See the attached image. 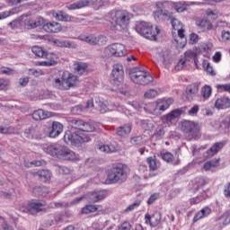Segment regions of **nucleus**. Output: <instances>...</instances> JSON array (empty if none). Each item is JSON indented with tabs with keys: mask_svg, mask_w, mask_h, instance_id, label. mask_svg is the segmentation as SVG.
<instances>
[{
	"mask_svg": "<svg viewBox=\"0 0 230 230\" xmlns=\"http://www.w3.org/2000/svg\"><path fill=\"white\" fill-rule=\"evenodd\" d=\"M44 152L49 154V155H52V157H57L63 161H76V159H78V155H76L75 152L60 144L49 145L44 147Z\"/></svg>",
	"mask_w": 230,
	"mask_h": 230,
	"instance_id": "nucleus-4",
	"label": "nucleus"
},
{
	"mask_svg": "<svg viewBox=\"0 0 230 230\" xmlns=\"http://www.w3.org/2000/svg\"><path fill=\"white\" fill-rule=\"evenodd\" d=\"M182 111L181 109L172 110L171 112L165 115L166 121H173L177 118H181Z\"/></svg>",
	"mask_w": 230,
	"mask_h": 230,
	"instance_id": "nucleus-36",
	"label": "nucleus"
},
{
	"mask_svg": "<svg viewBox=\"0 0 230 230\" xmlns=\"http://www.w3.org/2000/svg\"><path fill=\"white\" fill-rule=\"evenodd\" d=\"M209 215H211V208L205 207L194 216L193 222H199V220L205 218V217H209Z\"/></svg>",
	"mask_w": 230,
	"mask_h": 230,
	"instance_id": "nucleus-30",
	"label": "nucleus"
},
{
	"mask_svg": "<svg viewBox=\"0 0 230 230\" xmlns=\"http://www.w3.org/2000/svg\"><path fill=\"white\" fill-rule=\"evenodd\" d=\"M53 42L54 44H56V46H58L59 48H71L72 46L71 41L67 40H54Z\"/></svg>",
	"mask_w": 230,
	"mask_h": 230,
	"instance_id": "nucleus-47",
	"label": "nucleus"
},
{
	"mask_svg": "<svg viewBox=\"0 0 230 230\" xmlns=\"http://www.w3.org/2000/svg\"><path fill=\"white\" fill-rule=\"evenodd\" d=\"M160 157L163 161H164L168 164H172V166H178V164H181V158H177L175 160L173 154L170 152L161 153Z\"/></svg>",
	"mask_w": 230,
	"mask_h": 230,
	"instance_id": "nucleus-18",
	"label": "nucleus"
},
{
	"mask_svg": "<svg viewBox=\"0 0 230 230\" xmlns=\"http://www.w3.org/2000/svg\"><path fill=\"white\" fill-rule=\"evenodd\" d=\"M203 69H205V71L208 75H210V76L217 75V72H215V70L213 69V66H211V65L209 64V62H208V60H203Z\"/></svg>",
	"mask_w": 230,
	"mask_h": 230,
	"instance_id": "nucleus-40",
	"label": "nucleus"
},
{
	"mask_svg": "<svg viewBox=\"0 0 230 230\" xmlns=\"http://www.w3.org/2000/svg\"><path fill=\"white\" fill-rule=\"evenodd\" d=\"M53 15L57 21H61L63 22H79L80 20L75 16H71L67 14L64 11H58L56 13H53Z\"/></svg>",
	"mask_w": 230,
	"mask_h": 230,
	"instance_id": "nucleus-15",
	"label": "nucleus"
},
{
	"mask_svg": "<svg viewBox=\"0 0 230 230\" xmlns=\"http://www.w3.org/2000/svg\"><path fill=\"white\" fill-rule=\"evenodd\" d=\"M185 64L187 62H194L196 67L199 66V55L193 50H188L184 53V58H181Z\"/></svg>",
	"mask_w": 230,
	"mask_h": 230,
	"instance_id": "nucleus-22",
	"label": "nucleus"
},
{
	"mask_svg": "<svg viewBox=\"0 0 230 230\" xmlns=\"http://www.w3.org/2000/svg\"><path fill=\"white\" fill-rule=\"evenodd\" d=\"M132 131V127L128 124H125L123 126H120L117 128V136H119L120 137H125V136H128L130 132Z\"/></svg>",
	"mask_w": 230,
	"mask_h": 230,
	"instance_id": "nucleus-31",
	"label": "nucleus"
},
{
	"mask_svg": "<svg viewBox=\"0 0 230 230\" xmlns=\"http://www.w3.org/2000/svg\"><path fill=\"white\" fill-rule=\"evenodd\" d=\"M161 218H163V216L159 211L155 212L152 216L150 214L145 215L146 224H149L151 227H157L161 224Z\"/></svg>",
	"mask_w": 230,
	"mask_h": 230,
	"instance_id": "nucleus-14",
	"label": "nucleus"
},
{
	"mask_svg": "<svg viewBox=\"0 0 230 230\" xmlns=\"http://www.w3.org/2000/svg\"><path fill=\"white\" fill-rule=\"evenodd\" d=\"M156 7L158 10L155 13V19L156 21H171L173 17V13L168 9V2H157Z\"/></svg>",
	"mask_w": 230,
	"mask_h": 230,
	"instance_id": "nucleus-8",
	"label": "nucleus"
},
{
	"mask_svg": "<svg viewBox=\"0 0 230 230\" xmlns=\"http://www.w3.org/2000/svg\"><path fill=\"white\" fill-rule=\"evenodd\" d=\"M128 76L132 83L137 85H148V84L154 82V77L148 71L139 70V68H132Z\"/></svg>",
	"mask_w": 230,
	"mask_h": 230,
	"instance_id": "nucleus-5",
	"label": "nucleus"
},
{
	"mask_svg": "<svg viewBox=\"0 0 230 230\" xmlns=\"http://www.w3.org/2000/svg\"><path fill=\"white\" fill-rule=\"evenodd\" d=\"M130 143L131 145L141 146V145H143V137L141 136L133 137L130 138Z\"/></svg>",
	"mask_w": 230,
	"mask_h": 230,
	"instance_id": "nucleus-52",
	"label": "nucleus"
},
{
	"mask_svg": "<svg viewBox=\"0 0 230 230\" xmlns=\"http://www.w3.org/2000/svg\"><path fill=\"white\" fill-rule=\"evenodd\" d=\"M160 60L164 64V66H169V64H172L170 60V55L168 53L161 54Z\"/></svg>",
	"mask_w": 230,
	"mask_h": 230,
	"instance_id": "nucleus-54",
	"label": "nucleus"
},
{
	"mask_svg": "<svg viewBox=\"0 0 230 230\" xmlns=\"http://www.w3.org/2000/svg\"><path fill=\"white\" fill-rule=\"evenodd\" d=\"M98 211V206L96 205H86L82 208V213L84 215H89V213H96Z\"/></svg>",
	"mask_w": 230,
	"mask_h": 230,
	"instance_id": "nucleus-42",
	"label": "nucleus"
},
{
	"mask_svg": "<svg viewBox=\"0 0 230 230\" xmlns=\"http://www.w3.org/2000/svg\"><path fill=\"white\" fill-rule=\"evenodd\" d=\"M52 85L56 89H59L60 91H66V79L64 77V72L62 73L60 77H55L54 78Z\"/></svg>",
	"mask_w": 230,
	"mask_h": 230,
	"instance_id": "nucleus-28",
	"label": "nucleus"
},
{
	"mask_svg": "<svg viewBox=\"0 0 230 230\" xmlns=\"http://www.w3.org/2000/svg\"><path fill=\"white\" fill-rule=\"evenodd\" d=\"M46 206V203L44 201H34L31 202L27 207V211L31 215H35V213H40V211H42Z\"/></svg>",
	"mask_w": 230,
	"mask_h": 230,
	"instance_id": "nucleus-21",
	"label": "nucleus"
},
{
	"mask_svg": "<svg viewBox=\"0 0 230 230\" xmlns=\"http://www.w3.org/2000/svg\"><path fill=\"white\" fill-rule=\"evenodd\" d=\"M19 12V8L15 7L13 8L11 11H4L0 13V21L3 19H6L7 17H10V15H13L14 13H17Z\"/></svg>",
	"mask_w": 230,
	"mask_h": 230,
	"instance_id": "nucleus-44",
	"label": "nucleus"
},
{
	"mask_svg": "<svg viewBox=\"0 0 230 230\" xmlns=\"http://www.w3.org/2000/svg\"><path fill=\"white\" fill-rule=\"evenodd\" d=\"M98 150H100L101 152H103L104 154H112L114 152H116V147L112 145H99L97 146Z\"/></svg>",
	"mask_w": 230,
	"mask_h": 230,
	"instance_id": "nucleus-39",
	"label": "nucleus"
},
{
	"mask_svg": "<svg viewBox=\"0 0 230 230\" xmlns=\"http://www.w3.org/2000/svg\"><path fill=\"white\" fill-rule=\"evenodd\" d=\"M173 7L178 13H182V12H186V10H188V7H186V5L181 2L174 3Z\"/></svg>",
	"mask_w": 230,
	"mask_h": 230,
	"instance_id": "nucleus-49",
	"label": "nucleus"
},
{
	"mask_svg": "<svg viewBox=\"0 0 230 230\" xmlns=\"http://www.w3.org/2000/svg\"><path fill=\"white\" fill-rule=\"evenodd\" d=\"M197 26L201 28L203 31H209L210 30H213V23H211L209 20L202 19L200 21H198Z\"/></svg>",
	"mask_w": 230,
	"mask_h": 230,
	"instance_id": "nucleus-34",
	"label": "nucleus"
},
{
	"mask_svg": "<svg viewBox=\"0 0 230 230\" xmlns=\"http://www.w3.org/2000/svg\"><path fill=\"white\" fill-rule=\"evenodd\" d=\"M128 105H130V107H132L133 109H135V111H146V112H148V104L145 105L137 101H128L127 102Z\"/></svg>",
	"mask_w": 230,
	"mask_h": 230,
	"instance_id": "nucleus-35",
	"label": "nucleus"
},
{
	"mask_svg": "<svg viewBox=\"0 0 230 230\" xmlns=\"http://www.w3.org/2000/svg\"><path fill=\"white\" fill-rule=\"evenodd\" d=\"M106 26L111 31H121V30H127L130 20L132 19V13L123 9H113L107 14Z\"/></svg>",
	"mask_w": 230,
	"mask_h": 230,
	"instance_id": "nucleus-2",
	"label": "nucleus"
},
{
	"mask_svg": "<svg viewBox=\"0 0 230 230\" xmlns=\"http://www.w3.org/2000/svg\"><path fill=\"white\" fill-rule=\"evenodd\" d=\"M87 63L77 62L74 64V71L76 75H84L87 71Z\"/></svg>",
	"mask_w": 230,
	"mask_h": 230,
	"instance_id": "nucleus-33",
	"label": "nucleus"
},
{
	"mask_svg": "<svg viewBox=\"0 0 230 230\" xmlns=\"http://www.w3.org/2000/svg\"><path fill=\"white\" fill-rule=\"evenodd\" d=\"M173 103V99H167V100H163L159 101L156 103H149L147 104L148 107V112H164L167 109L170 108V105Z\"/></svg>",
	"mask_w": 230,
	"mask_h": 230,
	"instance_id": "nucleus-10",
	"label": "nucleus"
},
{
	"mask_svg": "<svg viewBox=\"0 0 230 230\" xmlns=\"http://www.w3.org/2000/svg\"><path fill=\"white\" fill-rule=\"evenodd\" d=\"M202 96L203 98H209L211 96V93H212V89H211V86L209 85H205L203 88H202Z\"/></svg>",
	"mask_w": 230,
	"mask_h": 230,
	"instance_id": "nucleus-53",
	"label": "nucleus"
},
{
	"mask_svg": "<svg viewBox=\"0 0 230 230\" xmlns=\"http://www.w3.org/2000/svg\"><path fill=\"white\" fill-rule=\"evenodd\" d=\"M221 40L222 42H229L230 40V31L223 30L221 31Z\"/></svg>",
	"mask_w": 230,
	"mask_h": 230,
	"instance_id": "nucleus-56",
	"label": "nucleus"
},
{
	"mask_svg": "<svg viewBox=\"0 0 230 230\" xmlns=\"http://www.w3.org/2000/svg\"><path fill=\"white\" fill-rule=\"evenodd\" d=\"M124 76L125 71L123 70V65L119 63L114 64L111 71V79L113 85H121V84H123Z\"/></svg>",
	"mask_w": 230,
	"mask_h": 230,
	"instance_id": "nucleus-9",
	"label": "nucleus"
},
{
	"mask_svg": "<svg viewBox=\"0 0 230 230\" xmlns=\"http://www.w3.org/2000/svg\"><path fill=\"white\" fill-rule=\"evenodd\" d=\"M215 107L216 109L224 110V109H229L230 108V99L229 97H220L217 99L215 102Z\"/></svg>",
	"mask_w": 230,
	"mask_h": 230,
	"instance_id": "nucleus-26",
	"label": "nucleus"
},
{
	"mask_svg": "<svg viewBox=\"0 0 230 230\" xmlns=\"http://www.w3.org/2000/svg\"><path fill=\"white\" fill-rule=\"evenodd\" d=\"M65 77V85L66 91H69L71 87H75L78 82V76L69 74V72H63Z\"/></svg>",
	"mask_w": 230,
	"mask_h": 230,
	"instance_id": "nucleus-16",
	"label": "nucleus"
},
{
	"mask_svg": "<svg viewBox=\"0 0 230 230\" xmlns=\"http://www.w3.org/2000/svg\"><path fill=\"white\" fill-rule=\"evenodd\" d=\"M224 143L223 142H217L215 143L208 151V155H215L216 154H218L223 148H224Z\"/></svg>",
	"mask_w": 230,
	"mask_h": 230,
	"instance_id": "nucleus-32",
	"label": "nucleus"
},
{
	"mask_svg": "<svg viewBox=\"0 0 230 230\" xmlns=\"http://www.w3.org/2000/svg\"><path fill=\"white\" fill-rule=\"evenodd\" d=\"M89 202H100V200H103L107 197V191L105 190H99V191H93L89 192L88 195Z\"/></svg>",
	"mask_w": 230,
	"mask_h": 230,
	"instance_id": "nucleus-20",
	"label": "nucleus"
},
{
	"mask_svg": "<svg viewBox=\"0 0 230 230\" xmlns=\"http://www.w3.org/2000/svg\"><path fill=\"white\" fill-rule=\"evenodd\" d=\"M217 89L223 93H229L230 94V83L228 84H217Z\"/></svg>",
	"mask_w": 230,
	"mask_h": 230,
	"instance_id": "nucleus-55",
	"label": "nucleus"
},
{
	"mask_svg": "<svg viewBox=\"0 0 230 230\" xmlns=\"http://www.w3.org/2000/svg\"><path fill=\"white\" fill-rule=\"evenodd\" d=\"M223 226H229L230 224V209L223 215Z\"/></svg>",
	"mask_w": 230,
	"mask_h": 230,
	"instance_id": "nucleus-60",
	"label": "nucleus"
},
{
	"mask_svg": "<svg viewBox=\"0 0 230 230\" xmlns=\"http://www.w3.org/2000/svg\"><path fill=\"white\" fill-rule=\"evenodd\" d=\"M46 21L42 17H38L36 20H29L26 22L25 26L28 30H33L35 28H39V26H44Z\"/></svg>",
	"mask_w": 230,
	"mask_h": 230,
	"instance_id": "nucleus-25",
	"label": "nucleus"
},
{
	"mask_svg": "<svg viewBox=\"0 0 230 230\" xmlns=\"http://www.w3.org/2000/svg\"><path fill=\"white\" fill-rule=\"evenodd\" d=\"M157 94H158V93L156 90L151 89V90L146 92L144 96H145V98L152 99V98H155V96H157Z\"/></svg>",
	"mask_w": 230,
	"mask_h": 230,
	"instance_id": "nucleus-57",
	"label": "nucleus"
},
{
	"mask_svg": "<svg viewBox=\"0 0 230 230\" xmlns=\"http://www.w3.org/2000/svg\"><path fill=\"white\" fill-rule=\"evenodd\" d=\"M37 130H39V128L37 126H30L24 130V134H26V137H30L31 136V137H33Z\"/></svg>",
	"mask_w": 230,
	"mask_h": 230,
	"instance_id": "nucleus-46",
	"label": "nucleus"
},
{
	"mask_svg": "<svg viewBox=\"0 0 230 230\" xmlns=\"http://www.w3.org/2000/svg\"><path fill=\"white\" fill-rule=\"evenodd\" d=\"M107 44V37L103 35L97 36V46H105Z\"/></svg>",
	"mask_w": 230,
	"mask_h": 230,
	"instance_id": "nucleus-59",
	"label": "nucleus"
},
{
	"mask_svg": "<svg viewBox=\"0 0 230 230\" xmlns=\"http://www.w3.org/2000/svg\"><path fill=\"white\" fill-rule=\"evenodd\" d=\"M142 200L137 199L134 201L133 204L129 205L128 208H126L125 212L130 213V211H134V209H137L141 206Z\"/></svg>",
	"mask_w": 230,
	"mask_h": 230,
	"instance_id": "nucleus-45",
	"label": "nucleus"
},
{
	"mask_svg": "<svg viewBox=\"0 0 230 230\" xmlns=\"http://www.w3.org/2000/svg\"><path fill=\"white\" fill-rule=\"evenodd\" d=\"M223 193L226 199H230V182L224 186Z\"/></svg>",
	"mask_w": 230,
	"mask_h": 230,
	"instance_id": "nucleus-61",
	"label": "nucleus"
},
{
	"mask_svg": "<svg viewBox=\"0 0 230 230\" xmlns=\"http://www.w3.org/2000/svg\"><path fill=\"white\" fill-rule=\"evenodd\" d=\"M146 163L149 166V177H155V175H157V159H155V157H148L146 158Z\"/></svg>",
	"mask_w": 230,
	"mask_h": 230,
	"instance_id": "nucleus-24",
	"label": "nucleus"
},
{
	"mask_svg": "<svg viewBox=\"0 0 230 230\" xmlns=\"http://www.w3.org/2000/svg\"><path fill=\"white\" fill-rule=\"evenodd\" d=\"M43 30L47 33H58L62 31V25L57 22H47L43 25Z\"/></svg>",
	"mask_w": 230,
	"mask_h": 230,
	"instance_id": "nucleus-19",
	"label": "nucleus"
},
{
	"mask_svg": "<svg viewBox=\"0 0 230 230\" xmlns=\"http://www.w3.org/2000/svg\"><path fill=\"white\" fill-rule=\"evenodd\" d=\"M104 51L112 57H124L125 53H127V49L125 48V45L121 43H113L108 46Z\"/></svg>",
	"mask_w": 230,
	"mask_h": 230,
	"instance_id": "nucleus-11",
	"label": "nucleus"
},
{
	"mask_svg": "<svg viewBox=\"0 0 230 230\" xmlns=\"http://www.w3.org/2000/svg\"><path fill=\"white\" fill-rule=\"evenodd\" d=\"M0 74L7 75L8 76H10V75H13V70L10 67L2 66L0 67Z\"/></svg>",
	"mask_w": 230,
	"mask_h": 230,
	"instance_id": "nucleus-58",
	"label": "nucleus"
},
{
	"mask_svg": "<svg viewBox=\"0 0 230 230\" xmlns=\"http://www.w3.org/2000/svg\"><path fill=\"white\" fill-rule=\"evenodd\" d=\"M43 58H47V61L39 62V66L51 67V66H57L58 64V62L57 61L58 60V56L53 52L47 54V57Z\"/></svg>",
	"mask_w": 230,
	"mask_h": 230,
	"instance_id": "nucleus-17",
	"label": "nucleus"
},
{
	"mask_svg": "<svg viewBox=\"0 0 230 230\" xmlns=\"http://www.w3.org/2000/svg\"><path fill=\"white\" fill-rule=\"evenodd\" d=\"M158 199H159V193H154L147 199V204L148 205L154 204V202H155V200H157Z\"/></svg>",
	"mask_w": 230,
	"mask_h": 230,
	"instance_id": "nucleus-62",
	"label": "nucleus"
},
{
	"mask_svg": "<svg viewBox=\"0 0 230 230\" xmlns=\"http://www.w3.org/2000/svg\"><path fill=\"white\" fill-rule=\"evenodd\" d=\"M70 127L75 128V131L66 130L64 135V141L66 145H82L89 143L91 137L84 132H94L95 128L82 119H74L69 121Z\"/></svg>",
	"mask_w": 230,
	"mask_h": 230,
	"instance_id": "nucleus-1",
	"label": "nucleus"
},
{
	"mask_svg": "<svg viewBox=\"0 0 230 230\" xmlns=\"http://www.w3.org/2000/svg\"><path fill=\"white\" fill-rule=\"evenodd\" d=\"M32 174L34 177H39L42 182H48V181L51 180V172H49V170L34 172Z\"/></svg>",
	"mask_w": 230,
	"mask_h": 230,
	"instance_id": "nucleus-27",
	"label": "nucleus"
},
{
	"mask_svg": "<svg viewBox=\"0 0 230 230\" xmlns=\"http://www.w3.org/2000/svg\"><path fill=\"white\" fill-rule=\"evenodd\" d=\"M130 168L128 165L121 163L114 164L108 171L107 182L108 184H123L128 179Z\"/></svg>",
	"mask_w": 230,
	"mask_h": 230,
	"instance_id": "nucleus-3",
	"label": "nucleus"
},
{
	"mask_svg": "<svg viewBox=\"0 0 230 230\" xmlns=\"http://www.w3.org/2000/svg\"><path fill=\"white\" fill-rule=\"evenodd\" d=\"M189 42H190V44H197V42H199V34L191 33L190 35Z\"/></svg>",
	"mask_w": 230,
	"mask_h": 230,
	"instance_id": "nucleus-63",
	"label": "nucleus"
},
{
	"mask_svg": "<svg viewBox=\"0 0 230 230\" xmlns=\"http://www.w3.org/2000/svg\"><path fill=\"white\" fill-rule=\"evenodd\" d=\"M96 3H98V0H79L73 4H66V8L67 10H80L86 6H93V4H96Z\"/></svg>",
	"mask_w": 230,
	"mask_h": 230,
	"instance_id": "nucleus-13",
	"label": "nucleus"
},
{
	"mask_svg": "<svg viewBox=\"0 0 230 230\" xmlns=\"http://www.w3.org/2000/svg\"><path fill=\"white\" fill-rule=\"evenodd\" d=\"M171 24L173 30H180L181 28H182V23L181 22V21L177 20V18L173 16L171 18Z\"/></svg>",
	"mask_w": 230,
	"mask_h": 230,
	"instance_id": "nucleus-51",
	"label": "nucleus"
},
{
	"mask_svg": "<svg viewBox=\"0 0 230 230\" xmlns=\"http://www.w3.org/2000/svg\"><path fill=\"white\" fill-rule=\"evenodd\" d=\"M206 197H207L206 192H203L200 195L190 199V206H195V204H200L202 200H206Z\"/></svg>",
	"mask_w": 230,
	"mask_h": 230,
	"instance_id": "nucleus-41",
	"label": "nucleus"
},
{
	"mask_svg": "<svg viewBox=\"0 0 230 230\" xmlns=\"http://www.w3.org/2000/svg\"><path fill=\"white\" fill-rule=\"evenodd\" d=\"M206 184H208V181L205 178H199L196 181V186L194 188L196 190H202Z\"/></svg>",
	"mask_w": 230,
	"mask_h": 230,
	"instance_id": "nucleus-50",
	"label": "nucleus"
},
{
	"mask_svg": "<svg viewBox=\"0 0 230 230\" xmlns=\"http://www.w3.org/2000/svg\"><path fill=\"white\" fill-rule=\"evenodd\" d=\"M78 40H82L83 42H86V44H89V46H98V39L95 35H81L78 36Z\"/></svg>",
	"mask_w": 230,
	"mask_h": 230,
	"instance_id": "nucleus-29",
	"label": "nucleus"
},
{
	"mask_svg": "<svg viewBox=\"0 0 230 230\" xmlns=\"http://www.w3.org/2000/svg\"><path fill=\"white\" fill-rule=\"evenodd\" d=\"M199 93V84L194 83L187 86L188 94H197Z\"/></svg>",
	"mask_w": 230,
	"mask_h": 230,
	"instance_id": "nucleus-48",
	"label": "nucleus"
},
{
	"mask_svg": "<svg viewBox=\"0 0 230 230\" xmlns=\"http://www.w3.org/2000/svg\"><path fill=\"white\" fill-rule=\"evenodd\" d=\"M31 51L36 57H39L40 58H44L45 57H48L49 54L40 46L32 47Z\"/></svg>",
	"mask_w": 230,
	"mask_h": 230,
	"instance_id": "nucleus-38",
	"label": "nucleus"
},
{
	"mask_svg": "<svg viewBox=\"0 0 230 230\" xmlns=\"http://www.w3.org/2000/svg\"><path fill=\"white\" fill-rule=\"evenodd\" d=\"M135 30L137 33H139V35L149 40H155L157 35H159V29L155 27V31H154L152 23L147 22H137Z\"/></svg>",
	"mask_w": 230,
	"mask_h": 230,
	"instance_id": "nucleus-6",
	"label": "nucleus"
},
{
	"mask_svg": "<svg viewBox=\"0 0 230 230\" xmlns=\"http://www.w3.org/2000/svg\"><path fill=\"white\" fill-rule=\"evenodd\" d=\"M32 193L34 197H44V195H48V188L44 186H38L32 189Z\"/></svg>",
	"mask_w": 230,
	"mask_h": 230,
	"instance_id": "nucleus-37",
	"label": "nucleus"
},
{
	"mask_svg": "<svg viewBox=\"0 0 230 230\" xmlns=\"http://www.w3.org/2000/svg\"><path fill=\"white\" fill-rule=\"evenodd\" d=\"M64 132V125L58 121H53L51 126L48 128L47 136L55 139V137H58L59 134Z\"/></svg>",
	"mask_w": 230,
	"mask_h": 230,
	"instance_id": "nucleus-12",
	"label": "nucleus"
},
{
	"mask_svg": "<svg viewBox=\"0 0 230 230\" xmlns=\"http://www.w3.org/2000/svg\"><path fill=\"white\" fill-rule=\"evenodd\" d=\"M180 128L183 134L189 136V139H195L200 132V127L199 124L191 120H181L180 123Z\"/></svg>",
	"mask_w": 230,
	"mask_h": 230,
	"instance_id": "nucleus-7",
	"label": "nucleus"
},
{
	"mask_svg": "<svg viewBox=\"0 0 230 230\" xmlns=\"http://www.w3.org/2000/svg\"><path fill=\"white\" fill-rule=\"evenodd\" d=\"M51 112L46 111L44 110L34 111L32 113V119L35 121H42V119H48V118H51Z\"/></svg>",
	"mask_w": 230,
	"mask_h": 230,
	"instance_id": "nucleus-23",
	"label": "nucleus"
},
{
	"mask_svg": "<svg viewBox=\"0 0 230 230\" xmlns=\"http://www.w3.org/2000/svg\"><path fill=\"white\" fill-rule=\"evenodd\" d=\"M132 229V225H130L128 222L125 221L119 226L118 230H130Z\"/></svg>",
	"mask_w": 230,
	"mask_h": 230,
	"instance_id": "nucleus-64",
	"label": "nucleus"
},
{
	"mask_svg": "<svg viewBox=\"0 0 230 230\" xmlns=\"http://www.w3.org/2000/svg\"><path fill=\"white\" fill-rule=\"evenodd\" d=\"M95 103L98 105L101 112H105L107 111V102L103 101V99H100V97L95 98Z\"/></svg>",
	"mask_w": 230,
	"mask_h": 230,
	"instance_id": "nucleus-43",
	"label": "nucleus"
}]
</instances>
